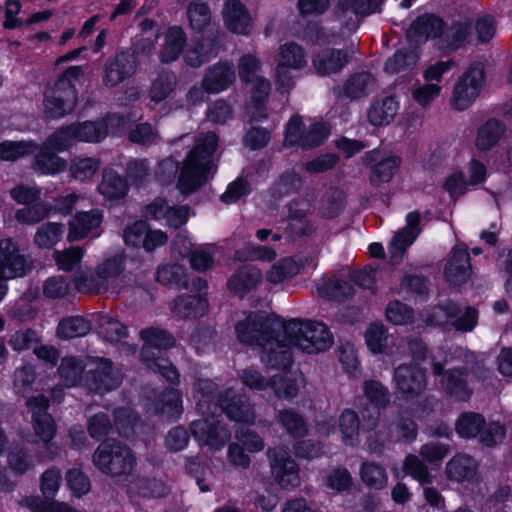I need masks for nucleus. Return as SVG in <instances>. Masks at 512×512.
Wrapping results in <instances>:
<instances>
[{"label": "nucleus", "mask_w": 512, "mask_h": 512, "mask_svg": "<svg viewBox=\"0 0 512 512\" xmlns=\"http://www.w3.org/2000/svg\"><path fill=\"white\" fill-rule=\"evenodd\" d=\"M267 454L271 473L281 488L293 490L300 486L298 465L283 447L269 449Z\"/></svg>", "instance_id": "nucleus-16"}, {"label": "nucleus", "mask_w": 512, "mask_h": 512, "mask_svg": "<svg viewBox=\"0 0 512 512\" xmlns=\"http://www.w3.org/2000/svg\"><path fill=\"white\" fill-rule=\"evenodd\" d=\"M76 289L81 293L99 294L107 291L104 282L97 275V269L94 274H88L84 271H77L73 277Z\"/></svg>", "instance_id": "nucleus-60"}, {"label": "nucleus", "mask_w": 512, "mask_h": 512, "mask_svg": "<svg viewBox=\"0 0 512 512\" xmlns=\"http://www.w3.org/2000/svg\"><path fill=\"white\" fill-rule=\"evenodd\" d=\"M141 338L145 342L141 356L146 366L154 372L160 373L171 383H178L179 375L176 368L165 358L158 356L150 358L152 348H168L174 345V338L165 331L149 328L141 331Z\"/></svg>", "instance_id": "nucleus-8"}, {"label": "nucleus", "mask_w": 512, "mask_h": 512, "mask_svg": "<svg viewBox=\"0 0 512 512\" xmlns=\"http://www.w3.org/2000/svg\"><path fill=\"white\" fill-rule=\"evenodd\" d=\"M444 28L443 21L433 15H423L417 18L407 31L411 42H425L430 38L439 36Z\"/></svg>", "instance_id": "nucleus-32"}, {"label": "nucleus", "mask_w": 512, "mask_h": 512, "mask_svg": "<svg viewBox=\"0 0 512 512\" xmlns=\"http://www.w3.org/2000/svg\"><path fill=\"white\" fill-rule=\"evenodd\" d=\"M52 211L53 207L49 203L39 202L17 210L15 218L22 224L33 225L48 217Z\"/></svg>", "instance_id": "nucleus-58"}, {"label": "nucleus", "mask_w": 512, "mask_h": 512, "mask_svg": "<svg viewBox=\"0 0 512 512\" xmlns=\"http://www.w3.org/2000/svg\"><path fill=\"white\" fill-rule=\"evenodd\" d=\"M401 159L397 156H388L379 160L373 167L370 180L374 185L388 183L397 173Z\"/></svg>", "instance_id": "nucleus-51"}, {"label": "nucleus", "mask_w": 512, "mask_h": 512, "mask_svg": "<svg viewBox=\"0 0 512 512\" xmlns=\"http://www.w3.org/2000/svg\"><path fill=\"white\" fill-rule=\"evenodd\" d=\"M360 476L362 481L372 488L381 489L387 485L388 477L385 469L374 462H364Z\"/></svg>", "instance_id": "nucleus-61"}, {"label": "nucleus", "mask_w": 512, "mask_h": 512, "mask_svg": "<svg viewBox=\"0 0 512 512\" xmlns=\"http://www.w3.org/2000/svg\"><path fill=\"white\" fill-rule=\"evenodd\" d=\"M64 234V225L58 222H46L40 225L34 234V243L42 249H51L60 242Z\"/></svg>", "instance_id": "nucleus-46"}, {"label": "nucleus", "mask_w": 512, "mask_h": 512, "mask_svg": "<svg viewBox=\"0 0 512 512\" xmlns=\"http://www.w3.org/2000/svg\"><path fill=\"white\" fill-rule=\"evenodd\" d=\"M236 334L240 342L261 349L262 362L282 369L291 363V348L316 354L328 350L334 341L324 323L296 319L283 323L260 312L251 313L239 322Z\"/></svg>", "instance_id": "nucleus-1"}, {"label": "nucleus", "mask_w": 512, "mask_h": 512, "mask_svg": "<svg viewBox=\"0 0 512 512\" xmlns=\"http://www.w3.org/2000/svg\"><path fill=\"white\" fill-rule=\"evenodd\" d=\"M156 279L163 285L183 288L188 283L184 268L178 264L163 265L158 268Z\"/></svg>", "instance_id": "nucleus-54"}, {"label": "nucleus", "mask_w": 512, "mask_h": 512, "mask_svg": "<svg viewBox=\"0 0 512 512\" xmlns=\"http://www.w3.org/2000/svg\"><path fill=\"white\" fill-rule=\"evenodd\" d=\"M241 380L250 389L264 390L271 386L279 398L292 399L297 395L298 391L297 385L292 379L284 377L278 379L275 376L272 380H267L260 372L254 369L244 370Z\"/></svg>", "instance_id": "nucleus-19"}, {"label": "nucleus", "mask_w": 512, "mask_h": 512, "mask_svg": "<svg viewBox=\"0 0 512 512\" xmlns=\"http://www.w3.org/2000/svg\"><path fill=\"white\" fill-rule=\"evenodd\" d=\"M260 69L261 63L254 55L247 54L239 60V77L250 85L251 100L253 108L256 110L252 112L255 120L266 118V114L261 111V108L271 90L269 80L258 74Z\"/></svg>", "instance_id": "nucleus-9"}, {"label": "nucleus", "mask_w": 512, "mask_h": 512, "mask_svg": "<svg viewBox=\"0 0 512 512\" xmlns=\"http://www.w3.org/2000/svg\"><path fill=\"white\" fill-rule=\"evenodd\" d=\"M403 472L405 475L412 477L421 485H428L433 482V477L424 464V462L416 455L409 454L403 462Z\"/></svg>", "instance_id": "nucleus-56"}, {"label": "nucleus", "mask_w": 512, "mask_h": 512, "mask_svg": "<svg viewBox=\"0 0 512 512\" xmlns=\"http://www.w3.org/2000/svg\"><path fill=\"white\" fill-rule=\"evenodd\" d=\"M91 324L80 316L63 319L58 326V336L64 339L82 337L89 333Z\"/></svg>", "instance_id": "nucleus-57"}, {"label": "nucleus", "mask_w": 512, "mask_h": 512, "mask_svg": "<svg viewBox=\"0 0 512 512\" xmlns=\"http://www.w3.org/2000/svg\"><path fill=\"white\" fill-rule=\"evenodd\" d=\"M125 257L116 254L106 257L97 266V275L105 284L106 290L114 288L125 270Z\"/></svg>", "instance_id": "nucleus-38"}, {"label": "nucleus", "mask_w": 512, "mask_h": 512, "mask_svg": "<svg viewBox=\"0 0 512 512\" xmlns=\"http://www.w3.org/2000/svg\"><path fill=\"white\" fill-rule=\"evenodd\" d=\"M98 190L107 200H119L126 196L128 183L124 177L114 170H105Z\"/></svg>", "instance_id": "nucleus-39"}, {"label": "nucleus", "mask_w": 512, "mask_h": 512, "mask_svg": "<svg viewBox=\"0 0 512 512\" xmlns=\"http://www.w3.org/2000/svg\"><path fill=\"white\" fill-rule=\"evenodd\" d=\"M191 430L200 445L212 450L221 449L230 438V431L218 419H199L191 424Z\"/></svg>", "instance_id": "nucleus-20"}, {"label": "nucleus", "mask_w": 512, "mask_h": 512, "mask_svg": "<svg viewBox=\"0 0 512 512\" xmlns=\"http://www.w3.org/2000/svg\"><path fill=\"white\" fill-rule=\"evenodd\" d=\"M177 85V76L171 71L159 73L152 81L149 89L150 100L154 103H160L167 99L175 90Z\"/></svg>", "instance_id": "nucleus-45"}, {"label": "nucleus", "mask_w": 512, "mask_h": 512, "mask_svg": "<svg viewBox=\"0 0 512 512\" xmlns=\"http://www.w3.org/2000/svg\"><path fill=\"white\" fill-rule=\"evenodd\" d=\"M187 42V36L184 29L174 25L168 27L162 35V43L159 50V59L162 63H171L176 61Z\"/></svg>", "instance_id": "nucleus-29"}, {"label": "nucleus", "mask_w": 512, "mask_h": 512, "mask_svg": "<svg viewBox=\"0 0 512 512\" xmlns=\"http://www.w3.org/2000/svg\"><path fill=\"white\" fill-rule=\"evenodd\" d=\"M419 59L418 50L414 47L398 50L385 64V71L390 74L404 72L414 67Z\"/></svg>", "instance_id": "nucleus-50"}, {"label": "nucleus", "mask_w": 512, "mask_h": 512, "mask_svg": "<svg viewBox=\"0 0 512 512\" xmlns=\"http://www.w3.org/2000/svg\"><path fill=\"white\" fill-rule=\"evenodd\" d=\"M84 368L87 370L88 387L97 393L113 390L121 383L120 372L114 369L108 360L102 358L89 359L82 365L75 357H65L62 359L59 371L66 384L73 386L80 381Z\"/></svg>", "instance_id": "nucleus-3"}, {"label": "nucleus", "mask_w": 512, "mask_h": 512, "mask_svg": "<svg viewBox=\"0 0 512 512\" xmlns=\"http://www.w3.org/2000/svg\"><path fill=\"white\" fill-rule=\"evenodd\" d=\"M193 243L186 235L179 233L174 241V249L181 256H190V262L193 269L205 271L213 266L214 247L207 246L192 251Z\"/></svg>", "instance_id": "nucleus-28"}, {"label": "nucleus", "mask_w": 512, "mask_h": 512, "mask_svg": "<svg viewBox=\"0 0 512 512\" xmlns=\"http://www.w3.org/2000/svg\"><path fill=\"white\" fill-rule=\"evenodd\" d=\"M502 133L501 124L496 120H489L479 129L476 146L480 150H488L498 142Z\"/></svg>", "instance_id": "nucleus-59"}, {"label": "nucleus", "mask_w": 512, "mask_h": 512, "mask_svg": "<svg viewBox=\"0 0 512 512\" xmlns=\"http://www.w3.org/2000/svg\"><path fill=\"white\" fill-rule=\"evenodd\" d=\"M222 17L226 28L239 35H248L253 28V19L240 0H225Z\"/></svg>", "instance_id": "nucleus-26"}, {"label": "nucleus", "mask_w": 512, "mask_h": 512, "mask_svg": "<svg viewBox=\"0 0 512 512\" xmlns=\"http://www.w3.org/2000/svg\"><path fill=\"white\" fill-rule=\"evenodd\" d=\"M124 241L129 246L152 252L165 245L168 236L162 230L151 229L145 221H137L125 229Z\"/></svg>", "instance_id": "nucleus-17"}, {"label": "nucleus", "mask_w": 512, "mask_h": 512, "mask_svg": "<svg viewBox=\"0 0 512 512\" xmlns=\"http://www.w3.org/2000/svg\"><path fill=\"white\" fill-rule=\"evenodd\" d=\"M425 322L428 325L453 326L457 330L471 331L477 324V311L473 308H466L462 313L455 303L447 301L435 307L426 316Z\"/></svg>", "instance_id": "nucleus-14"}, {"label": "nucleus", "mask_w": 512, "mask_h": 512, "mask_svg": "<svg viewBox=\"0 0 512 512\" xmlns=\"http://www.w3.org/2000/svg\"><path fill=\"white\" fill-rule=\"evenodd\" d=\"M92 459L100 471L112 476L130 473L135 465V458L131 451L116 441L101 443Z\"/></svg>", "instance_id": "nucleus-10"}, {"label": "nucleus", "mask_w": 512, "mask_h": 512, "mask_svg": "<svg viewBox=\"0 0 512 512\" xmlns=\"http://www.w3.org/2000/svg\"><path fill=\"white\" fill-rule=\"evenodd\" d=\"M363 393L366 399L377 408H384L390 402V393L388 389L379 381H365L363 383Z\"/></svg>", "instance_id": "nucleus-62"}, {"label": "nucleus", "mask_w": 512, "mask_h": 512, "mask_svg": "<svg viewBox=\"0 0 512 512\" xmlns=\"http://www.w3.org/2000/svg\"><path fill=\"white\" fill-rule=\"evenodd\" d=\"M348 53L337 49H325L312 59V65L319 75L337 73L348 63Z\"/></svg>", "instance_id": "nucleus-34"}, {"label": "nucleus", "mask_w": 512, "mask_h": 512, "mask_svg": "<svg viewBox=\"0 0 512 512\" xmlns=\"http://www.w3.org/2000/svg\"><path fill=\"white\" fill-rule=\"evenodd\" d=\"M234 80L233 66L227 63H217L206 71L202 85L209 93H220L229 88Z\"/></svg>", "instance_id": "nucleus-31"}, {"label": "nucleus", "mask_w": 512, "mask_h": 512, "mask_svg": "<svg viewBox=\"0 0 512 512\" xmlns=\"http://www.w3.org/2000/svg\"><path fill=\"white\" fill-rule=\"evenodd\" d=\"M38 144L33 140L2 141L0 142V160L15 162L36 152Z\"/></svg>", "instance_id": "nucleus-41"}, {"label": "nucleus", "mask_w": 512, "mask_h": 512, "mask_svg": "<svg viewBox=\"0 0 512 512\" xmlns=\"http://www.w3.org/2000/svg\"><path fill=\"white\" fill-rule=\"evenodd\" d=\"M485 82L484 67L480 62L473 63L454 83L450 98L451 106L463 111L479 97Z\"/></svg>", "instance_id": "nucleus-11"}, {"label": "nucleus", "mask_w": 512, "mask_h": 512, "mask_svg": "<svg viewBox=\"0 0 512 512\" xmlns=\"http://www.w3.org/2000/svg\"><path fill=\"white\" fill-rule=\"evenodd\" d=\"M263 279L260 269L247 265L238 269L228 281V288L235 294L243 296L248 291L255 289Z\"/></svg>", "instance_id": "nucleus-35"}, {"label": "nucleus", "mask_w": 512, "mask_h": 512, "mask_svg": "<svg viewBox=\"0 0 512 512\" xmlns=\"http://www.w3.org/2000/svg\"><path fill=\"white\" fill-rule=\"evenodd\" d=\"M103 214L100 210L77 213L68 223L69 230L67 240L69 242L79 241L86 237H99L101 234L100 225Z\"/></svg>", "instance_id": "nucleus-24"}, {"label": "nucleus", "mask_w": 512, "mask_h": 512, "mask_svg": "<svg viewBox=\"0 0 512 512\" xmlns=\"http://www.w3.org/2000/svg\"><path fill=\"white\" fill-rule=\"evenodd\" d=\"M302 121L298 116H293L286 125L284 145L287 147L297 145L307 149L322 144L329 136V127L322 122L315 123L304 132Z\"/></svg>", "instance_id": "nucleus-15"}, {"label": "nucleus", "mask_w": 512, "mask_h": 512, "mask_svg": "<svg viewBox=\"0 0 512 512\" xmlns=\"http://www.w3.org/2000/svg\"><path fill=\"white\" fill-rule=\"evenodd\" d=\"M187 19L191 29L198 32L204 31L212 21L209 5L201 0L190 2L187 8Z\"/></svg>", "instance_id": "nucleus-49"}, {"label": "nucleus", "mask_w": 512, "mask_h": 512, "mask_svg": "<svg viewBox=\"0 0 512 512\" xmlns=\"http://www.w3.org/2000/svg\"><path fill=\"white\" fill-rule=\"evenodd\" d=\"M405 220L404 228L395 233L388 245L390 257L395 263L402 260L406 249L414 243L421 232L419 212L412 211L408 213Z\"/></svg>", "instance_id": "nucleus-21"}, {"label": "nucleus", "mask_w": 512, "mask_h": 512, "mask_svg": "<svg viewBox=\"0 0 512 512\" xmlns=\"http://www.w3.org/2000/svg\"><path fill=\"white\" fill-rule=\"evenodd\" d=\"M145 215L154 220H165L167 226L177 229L187 223L190 208L187 205L170 206L164 198L158 197L146 206Z\"/></svg>", "instance_id": "nucleus-23"}, {"label": "nucleus", "mask_w": 512, "mask_h": 512, "mask_svg": "<svg viewBox=\"0 0 512 512\" xmlns=\"http://www.w3.org/2000/svg\"><path fill=\"white\" fill-rule=\"evenodd\" d=\"M300 268L292 258H284L267 271L266 280L270 284H280L298 274Z\"/></svg>", "instance_id": "nucleus-53"}, {"label": "nucleus", "mask_w": 512, "mask_h": 512, "mask_svg": "<svg viewBox=\"0 0 512 512\" xmlns=\"http://www.w3.org/2000/svg\"><path fill=\"white\" fill-rule=\"evenodd\" d=\"M116 121L119 122L120 119L116 116H110L98 121H85L63 126L51 134L48 143L60 150H68L77 141L99 142L107 136L109 126Z\"/></svg>", "instance_id": "nucleus-7"}, {"label": "nucleus", "mask_w": 512, "mask_h": 512, "mask_svg": "<svg viewBox=\"0 0 512 512\" xmlns=\"http://www.w3.org/2000/svg\"><path fill=\"white\" fill-rule=\"evenodd\" d=\"M442 85L435 83H417L410 89L413 101L422 109H428L431 104L441 95Z\"/></svg>", "instance_id": "nucleus-52"}, {"label": "nucleus", "mask_w": 512, "mask_h": 512, "mask_svg": "<svg viewBox=\"0 0 512 512\" xmlns=\"http://www.w3.org/2000/svg\"><path fill=\"white\" fill-rule=\"evenodd\" d=\"M359 424V417L355 411L345 409L340 414L338 427L342 442L346 446L354 447L360 443Z\"/></svg>", "instance_id": "nucleus-43"}, {"label": "nucleus", "mask_w": 512, "mask_h": 512, "mask_svg": "<svg viewBox=\"0 0 512 512\" xmlns=\"http://www.w3.org/2000/svg\"><path fill=\"white\" fill-rule=\"evenodd\" d=\"M83 75L79 66L69 67L44 94V112L49 118H61L71 113L77 103V92L73 80Z\"/></svg>", "instance_id": "nucleus-5"}, {"label": "nucleus", "mask_w": 512, "mask_h": 512, "mask_svg": "<svg viewBox=\"0 0 512 512\" xmlns=\"http://www.w3.org/2000/svg\"><path fill=\"white\" fill-rule=\"evenodd\" d=\"M215 55V43L213 40L207 39L195 43L191 48H189L186 51L184 57L188 65L192 67H199Z\"/></svg>", "instance_id": "nucleus-55"}, {"label": "nucleus", "mask_w": 512, "mask_h": 512, "mask_svg": "<svg viewBox=\"0 0 512 512\" xmlns=\"http://www.w3.org/2000/svg\"><path fill=\"white\" fill-rule=\"evenodd\" d=\"M274 80L280 91H290L302 71L308 67V56L301 45L290 41L281 44L274 56Z\"/></svg>", "instance_id": "nucleus-4"}, {"label": "nucleus", "mask_w": 512, "mask_h": 512, "mask_svg": "<svg viewBox=\"0 0 512 512\" xmlns=\"http://www.w3.org/2000/svg\"><path fill=\"white\" fill-rule=\"evenodd\" d=\"M477 471V461L464 453L453 456L445 467L447 478L457 483L472 480L476 476Z\"/></svg>", "instance_id": "nucleus-33"}, {"label": "nucleus", "mask_w": 512, "mask_h": 512, "mask_svg": "<svg viewBox=\"0 0 512 512\" xmlns=\"http://www.w3.org/2000/svg\"><path fill=\"white\" fill-rule=\"evenodd\" d=\"M440 385L447 393L459 400H466L470 395L463 372L460 370L446 371L441 377Z\"/></svg>", "instance_id": "nucleus-47"}, {"label": "nucleus", "mask_w": 512, "mask_h": 512, "mask_svg": "<svg viewBox=\"0 0 512 512\" xmlns=\"http://www.w3.org/2000/svg\"><path fill=\"white\" fill-rule=\"evenodd\" d=\"M278 421L283 428L293 437L304 436L307 432L306 424L303 418L292 410L279 411Z\"/></svg>", "instance_id": "nucleus-64"}, {"label": "nucleus", "mask_w": 512, "mask_h": 512, "mask_svg": "<svg viewBox=\"0 0 512 512\" xmlns=\"http://www.w3.org/2000/svg\"><path fill=\"white\" fill-rule=\"evenodd\" d=\"M375 88V80L369 73L351 76L344 84L343 91L351 99H358L370 94Z\"/></svg>", "instance_id": "nucleus-48"}, {"label": "nucleus", "mask_w": 512, "mask_h": 512, "mask_svg": "<svg viewBox=\"0 0 512 512\" xmlns=\"http://www.w3.org/2000/svg\"><path fill=\"white\" fill-rule=\"evenodd\" d=\"M137 64L133 54L121 52L109 60L104 68L103 83L115 87L136 72Z\"/></svg>", "instance_id": "nucleus-27"}, {"label": "nucleus", "mask_w": 512, "mask_h": 512, "mask_svg": "<svg viewBox=\"0 0 512 512\" xmlns=\"http://www.w3.org/2000/svg\"><path fill=\"white\" fill-rule=\"evenodd\" d=\"M85 255V250L80 247H70L64 250H55L53 259L59 269L63 271H71L78 265Z\"/></svg>", "instance_id": "nucleus-63"}, {"label": "nucleus", "mask_w": 512, "mask_h": 512, "mask_svg": "<svg viewBox=\"0 0 512 512\" xmlns=\"http://www.w3.org/2000/svg\"><path fill=\"white\" fill-rule=\"evenodd\" d=\"M147 410L156 414H162L168 419L178 418L182 412L181 396L177 390L165 391L153 403L147 404Z\"/></svg>", "instance_id": "nucleus-40"}, {"label": "nucleus", "mask_w": 512, "mask_h": 512, "mask_svg": "<svg viewBox=\"0 0 512 512\" xmlns=\"http://www.w3.org/2000/svg\"><path fill=\"white\" fill-rule=\"evenodd\" d=\"M208 309L207 300L198 295L180 296L175 299L173 311L180 318L199 317Z\"/></svg>", "instance_id": "nucleus-42"}, {"label": "nucleus", "mask_w": 512, "mask_h": 512, "mask_svg": "<svg viewBox=\"0 0 512 512\" xmlns=\"http://www.w3.org/2000/svg\"><path fill=\"white\" fill-rule=\"evenodd\" d=\"M51 139V135L42 143L38 145V149L33 154L34 157L31 161V168L38 174L41 175H56L66 169V161L58 156L56 152H63L56 148L54 145H50L48 142Z\"/></svg>", "instance_id": "nucleus-25"}, {"label": "nucleus", "mask_w": 512, "mask_h": 512, "mask_svg": "<svg viewBox=\"0 0 512 512\" xmlns=\"http://www.w3.org/2000/svg\"><path fill=\"white\" fill-rule=\"evenodd\" d=\"M31 412L33 430L39 439L45 443L54 438L56 425L50 414L47 413L48 401L44 396L32 397L27 401Z\"/></svg>", "instance_id": "nucleus-22"}, {"label": "nucleus", "mask_w": 512, "mask_h": 512, "mask_svg": "<svg viewBox=\"0 0 512 512\" xmlns=\"http://www.w3.org/2000/svg\"><path fill=\"white\" fill-rule=\"evenodd\" d=\"M317 293L323 298L340 301L350 297L354 293V289L348 282L331 277L321 279L317 283Z\"/></svg>", "instance_id": "nucleus-44"}, {"label": "nucleus", "mask_w": 512, "mask_h": 512, "mask_svg": "<svg viewBox=\"0 0 512 512\" xmlns=\"http://www.w3.org/2000/svg\"><path fill=\"white\" fill-rule=\"evenodd\" d=\"M455 429L462 438L478 436L485 446H493L502 441L505 435L503 426L498 423H486L484 418L473 412L463 413L457 420Z\"/></svg>", "instance_id": "nucleus-12"}, {"label": "nucleus", "mask_w": 512, "mask_h": 512, "mask_svg": "<svg viewBox=\"0 0 512 512\" xmlns=\"http://www.w3.org/2000/svg\"><path fill=\"white\" fill-rule=\"evenodd\" d=\"M393 382L396 393L405 399L418 396L426 387L425 374L415 365L398 366L394 372Z\"/></svg>", "instance_id": "nucleus-18"}, {"label": "nucleus", "mask_w": 512, "mask_h": 512, "mask_svg": "<svg viewBox=\"0 0 512 512\" xmlns=\"http://www.w3.org/2000/svg\"><path fill=\"white\" fill-rule=\"evenodd\" d=\"M217 143V136L213 132L199 135L195 147L187 154L180 168L176 187L181 194L191 195L209 181L214 173L212 154Z\"/></svg>", "instance_id": "nucleus-2"}, {"label": "nucleus", "mask_w": 512, "mask_h": 512, "mask_svg": "<svg viewBox=\"0 0 512 512\" xmlns=\"http://www.w3.org/2000/svg\"><path fill=\"white\" fill-rule=\"evenodd\" d=\"M381 3L382 0H339L335 7V16L343 26L341 33L336 34L323 27L317 32L316 42L337 43L338 39L356 30L360 16L377 11Z\"/></svg>", "instance_id": "nucleus-6"}, {"label": "nucleus", "mask_w": 512, "mask_h": 512, "mask_svg": "<svg viewBox=\"0 0 512 512\" xmlns=\"http://www.w3.org/2000/svg\"><path fill=\"white\" fill-rule=\"evenodd\" d=\"M471 274L469 254L462 245H457L452 250L444 269L446 279L453 284L465 282Z\"/></svg>", "instance_id": "nucleus-30"}, {"label": "nucleus", "mask_w": 512, "mask_h": 512, "mask_svg": "<svg viewBox=\"0 0 512 512\" xmlns=\"http://www.w3.org/2000/svg\"><path fill=\"white\" fill-rule=\"evenodd\" d=\"M31 262L11 239L0 240V301L6 294V280L24 276Z\"/></svg>", "instance_id": "nucleus-13"}, {"label": "nucleus", "mask_w": 512, "mask_h": 512, "mask_svg": "<svg viewBox=\"0 0 512 512\" xmlns=\"http://www.w3.org/2000/svg\"><path fill=\"white\" fill-rule=\"evenodd\" d=\"M399 103L394 96H384L375 100L368 110V121L373 126H385L395 118Z\"/></svg>", "instance_id": "nucleus-36"}, {"label": "nucleus", "mask_w": 512, "mask_h": 512, "mask_svg": "<svg viewBox=\"0 0 512 512\" xmlns=\"http://www.w3.org/2000/svg\"><path fill=\"white\" fill-rule=\"evenodd\" d=\"M220 405L230 419L243 424L254 423L255 415L251 406L241 399H236L233 391H227L225 398L221 399Z\"/></svg>", "instance_id": "nucleus-37"}]
</instances>
